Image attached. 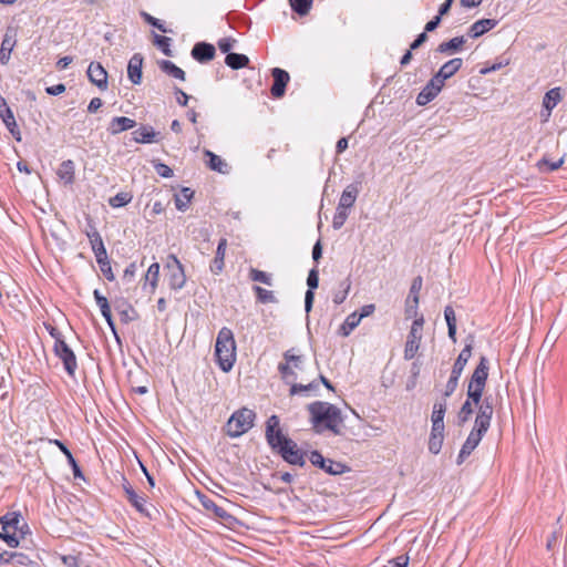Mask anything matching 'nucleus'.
I'll list each match as a JSON object with an SVG mask.
<instances>
[{"label":"nucleus","mask_w":567,"mask_h":567,"mask_svg":"<svg viewBox=\"0 0 567 567\" xmlns=\"http://www.w3.org/2000/svg\"><path fill=\"white\" fill-rule=\"evenodd\" d=\"M256 413L247 408L234 412L226 424V433L230 437H239L254 426Z\"/></svg>","instance_id":"obj_5"},{"label":"nucleus","mask_w":567,"mask_h":567,"mask_svg":"<svg viewBox=\"0 0 567 567\" xmlns=\"http://www.w3.org/2000/svg\"><path fill=\"white\" fill-rule=\"evenodd\" d=\"M249 277L252 281L261 282L267 286L272 285L270 275L265 271L251 268L249 271Z\"/></svg>","instance_id":"obj_54"},{"label":"nucleus","mask_w":567,"mask_h":567,"mask_svg":"<svg viewBox=\"0 0 567 567\" xmlns=\"http://www.w3.org/2000/svg\"><path fill=\"white\" fill-rule=\"evenodd\" d=\"M86 236L90 240V244H91L94 255H96V254L102 255V252L106 251L103 239L95 227H91V230L86 231Z\"/></svg>","instance_id":"obj_37"},{"label":"nucleus","mask_w":567,"mask_h":567,"mask_svg":"<svg viewBox=\"0 0 567 567\" xmlns=\"http://www.w3.org/2000/svg\"><path fill=\"white\" fill-rule=\"evenodd\" d=\"M347 218H348L347 209L337 207V212L332 219V227L334 229H340L344 225Z\"/></svg>","instance_id":"obj_56"},{"label":"nucleus","mask_w":567,"mask_h":567,"mask_svg":"<svg viewBox=\"0 0 567 567\" xmlns=\"http://www.w3.org/2000/svg\"><path fill=\"white\" fill-rule=\"evenodd\" d=\"M351 288V281L349 278L344 279L340 282V290L333 293V302L336 305H341L346 299Z\"/></svg>","instance_id":"obj_47"},{"label":"nucleus","mask_w":567,"mask_h":567,"mask_svg":"<svg viewBox=\"0 0 567 567\" xmlns=\"http://www.w3.org/2000/svg\"><path fill=\"white\" fill-rule=\"evenodd\" d=\"M463 65V60L461 58H454L446 63H444L440 70L433 75V78L444 85V82L452 78Z\"/></svg>","instance_id":"obj_16"},{"label":"nucleus","mask_w":567,"mask_h":567,"mask_svg":"<svg viewBox=\"0 0 567 567\" xmlns=\"http://www.w3.org/2000/svg\"><path fill=\"white\" fill-rule=\"evenodd\" d=\"M53 443L60 449V451L65 455L66 457V461L68 463L71 465L72 467V472H73V475L74 477H81L83 478V474H82V471L76 462V460L74 458L73 454L71 453V451L68 449V446L59 441V440H54Z\"/></svg>","instance_id":"obj_31"},{"label":"nucleus","mask_w":567,"mask_h":567,"mask_svg":"<svg viewBox=\"0 0 567 567\" xmlns=\"http://www.w3.org/2000/svg\"><path fill=\"white\" fill-rule=\"evenodd\" d=\"M422 277L421 276H417L413 279L412 281V285H411V288H410V293H409V300L412 299L413 301V308L414 309H417V305H419V293H420V290L422 288Z\"/></svg>","instance_id":"obj_50"},{"label":"nucleus","mask_w":567,"mask_h":567,"mask_svg":"<svg viewBox=\"0 0 567 567\" xmlns=\"http://www.w3.org/2000/svg\"><path fill=\"white\" fill-rule=\"evenodd\" d=\"M361 322L360 317L357 316V312L350 313L344 322L339 328V334L342 337H348Z\"/></svg>","instance_id":"obj_40"},{"label":"nucleus","mask_w":567,"mask_h":567,"mask_svg":"<svg viewBox=\"0 0 567 567\" xmlns=\"http://www.w3.org/2000/svg\"><path fill=\"white\" fill-rule=\"evenodd\" d=\"M423 324H424L423 316H420L419 318H416L413 321V323L411 326V330L408 336L406 343H405V349H404V359L405 360H411L416 354V352L420 348V344H421V340H422Z\"/></svg>","instance_id":"obj_7"},{"label":"nucleus","mask_w":567,"mask_h":567,"mask_svg":"<svg viewBox=\"0 0 567 567\" xmlns=\"http://www.w3.org/2000/svg\"><path fill=\"white\" fill-rule=\"evenodd\" d=\"M444 318L447 324L449 338L456 342V316L454 309L451 306H446L444 309Z\"/></svg>","instance_id":"obj_38"},{"label":"nucleus","mask_w":567,"mask_h":567,"mask_svg":"<svg viewBox=\"0 0 567 567\" xmlns=\"http://www.w3.org/2000/svg\"><path fill=\"white\" fill-rule=\"evenodd\" d=\"M265 436L270 449L279 454L285 462L291 465L305 466L306 453L298 447L295 441L282 433L280 420L277 415H271L267 420Z\"/></svg>","instance_id":"obj_1"},{"label":"nucleus","mask_w":567,"mask_h":567,"mask_svg":"<svg viewBox=\"0 0 567 567\" xmlns=\"http://www.w3.org/2000/svg\"><path fill=\"white\" fill-rule=\"evenodd\" d=\"M60 179L64 182L66 185H71L74 183V174H75V164L72 159L63 161L56 172Z\"/></svg>","instance_id":"obj_29"},{"label":"nucleus","mask_w":567,"mask_h":567,"mask_svg":"<svg viewBox=\"0 0 567 567\" xmlns=\"http://www.w3.org/2000/svg\"><path fill=\"white\" fill-rule=\"evenodd\" d=\"M308 289L315 290L319 286V271L317 268H312L307 277Z\"/></svg>","instance_id":"obj_60"},{"label":"nucleus","mask_w":567,"mask_h":567,"mask_svg":"<svg viewBox=\"0 0 567 567\" xmlns=\"http://www.w3.org/2000/svg\"><path fill=\"white\" fill-rule=\"evenodd\" d=\"M89 80L100 90L107 89V72L99 62H91L86 71Z\"/></svg>","instance_id":"obj_14"},{"label":"nucleus","mask_w":567,"mask_h":567,"mask_svg":"<svg viewBox=\"0 0 567 567\" xmlns=\"http://www.w3.org/2000/svg\"><path fill=\"white\" fill-rule=\"evenodd\" d=\"M53 351L55 355L63 362V367L66 373L70 377H74L78 362L73 350L64 340H58V342H54Z\"/></svg>","instance_id":"obj_8"},{"label":"nucleus","mask_w":567,"mask_h":567,"mask_svg":"<svg viewBox=\"0 0 567 567\" xmlns=\"http://www.w3.org/2000/svg\"><path fill=\"white\" fill-rule=\"evenodd\" d=\"M158 68L162 72L177 80L185 81V72L175 63L169 60H162L158 62Z\"/></svg>","instance_id":"obj_32"},{"label":"nucleus","mask_w":567,"mask_h":567,"mask_svg":"<svg viewBox=\"0 0 567 567\" xmlns=\"http://www.w3.org/2000/svg\"><path fill=\"white\" fill-rule=\"evenodd\" d=\"M561 97L560 87L550 89L545 93L543 99V106L548 111V115L550 114L551 110L560 102Z\"/></svg>","instance_id":"obj_34"},{"label":"nucleus","mask_w":567,"mask_h":567,"mask_svg":"<svg viewBox=\"0 0 567 567\" xmlns=\"http://www.w3.org/2000/svg\"><path fill=\"white\" fill-rule=\"evenodd\" d=\"M235 43V40L231 38H223L218 41V48L223 53H231L230 50L233 49Z\"/></svg>","instance_id":"obj_63"},{"label":"nucleus","mask_w":567,"mask_h":567,"mask_svg":"<svg viewBox=\"0 0 567 567\" xmlns=\"http://www.w3.org/2000/svg\"><path fill=\"white\" fill-rule=\"evenodd\" d=\"M142 65L143 56L141 53H135L128 61L127 75L133 84H140L142 82Z\"/></svg>","instance_id":"obj_23"},{"label":"nucleus","mask_w":567,"mask_h":567,"mask_svg":"<svg viewBox=\"0 0 567 567\" xmlns=\"http://www.w3.org/2000/svg\"><path fill=\"white\" fill-rule=\"evenodd\" d=\"M488 378V360L482 355L475 370L473 371L467 385V400L462 404L457 413V425L463 426L473 414V404L481 402Z\"/></svg>","instance_id":"obj_2"},{"label":"nucleus","mask_w":567,"mask_h":567,"mask_svg":"<svg viewBox=\"0 0 567 567\" xmlns=\"http://www.w3.org/2000/svg\"><path fill=\"white\" fill-rule=\"evenodd\" d=\"M319 389V383L316 381H312L308 384H300V383H292L290 388V394H305L308 395L310 391H316Z\"/></svg>","instance_id":"obj_46"},{"label":"nucleus","mask_w":567,"mask_h":567,"mask_svg":"<svg viewBox=\"0 0 567 567\" xmlns=\"http://www.w3.org/2000/svg\"><path fill=\"white\" fill-rule=\"evenodd\" d=\"M204 154L208 157L207 166L212 171L218 172L220 174L228 173V164L220 156L208 150H206Z\"/></svg>","instance_id":"obj_30"},{"label":"nucleus","mask_w":567,"mask_h":567,"mask_svg":"<svg viewBox=\"0 0 567 567\" xmlns=\"http://www.w3.org/2000/svg\"><path fill=\"white\" fill-rule=\"evenodd\" d=\"M465 43L464 37H455L439 44L436 51L440 53H454L462 49Z\"/></svg>","instance_id":"obj_35"},{"label":"nucleus","mask_w":567,"mask_h":567,"mask_svg":"<svg viewBox=\"0 0 567 567\" xmlns=\"http://www.w3.org/2000/svg\"><path fill=\"white\" fill-rule=\"evenodd\" d=\"M284 360L288 361L289 364H292L296 369H300V364L302 363V357L295 354L293 349H289L284 353Z\"/></svg>","instance_id":"obj_59"},{"label":"nucleus","mask_w":567,"mask_h":567,"mask_svg":"<svg viewBox=\"0 0 567 567\" xmlns=\"http://www.w3.org/2000/svg\"><path fill=\"white\" fill-rule=\"evenodd\" d=\"M18 31L13 27L6 29L1 47H0V63L6 65L10 61L11 52L17 45Z\"/></svg>","instance_id":"obj_12"},{"label":"nucleus","mask_w":567,"mask_h":567,"mask_svg":"<svg viewBox=\"0 0 567 567\" xmlns=\"http://www.w3.org/2000/svg\"><path fill=\"white\" fill-rule=\"evenodd\" d=\"M93 296H94V299L96 301V305L99 306L100 310H101V315L103 316V318L106 320L109 327L112 329V331L114 332V334L116 336V332H115V323L113 321V318H112V312H111V308H110V303H109V300L106 297H104L100 290L95 289L93 291Z\"/></svg>","instance_id":"obj_24"},{"label":"nucleus","mask_w":567,"mask_h":567,"mask_svg":"<svg viewBox=\"0 0 567 567\" xmlns=\"http://www.w3.org/2000/svg\"><path fill=\"white\" fill-rule=\"evenodd\" d=\"M141 16L143 18V20L151 24L152 27L158 29L159 31L164 32V33H167L169 32V30H167L165 28V25L161 22V20H158L157 18L151 16L150 13L145 12V11H142L141 12Z\"/></svg>","instance_id":"obj_57"},{"label":"nucleus","mask_w":567,"mask_h":567,"mask_svg":"<svg viewBox=\"0 0 567 567\" xmlns=\"http://www.w3.org/2000/svg\"><path fill=\"white\" fill-rule=\"evenodd\" d=\"M564 164V157L559 158L558 161L551 162L547 159L546 157H543L540 161H538L537 166L540 172H554L560 168Z\"/></svg>","instance_id":"obj_49"},{"label":"nucleus","mask_w":567,"mask_h":567,"mask_svg":"<svg viewBox=\"0 0 567 567\" xmlns=\"http://www.w3.org/2000/svg\"><path fill=\"white\" fill-rule=\"evenodd\" d=\"M194 196V190L188 187H183L181 193L175 195V206L178 210L185 212L188 208V203Z\"/></svg>","instance_id":"obj_41"},{"label":"nucleus","mask_w":567,"mask_h":567,"mask_svg":"<svg viewBox=\"0 0 567 567\" xmlns=\"http://www.w3.org/2000/svg\"><path fill=\"white\" fill-rule=\"evenodd\" d=\"M0 538L6 542V544L11 548H17L20 545V538L17 536L13 530L7 529V530H0Z\"/></svg>","instance_id":"obj_55"},{"label":"nucleus","mask_w":567,"mask_h":567,"mask_svg":"<svg viewBox=\"0 0 567 567\" xmlns=\"http://www.w3.org/2000/svg\"><path fill=\"white\" fill-rule=\"evenodd\" d=\"M215 357L218 367L224 372H229L236 361V342L233 331L224 327L219 330L215 344Z\"/></svg>","instance_id":"obj_4"},{"label":"nucleus","mask_w":567,"mask_h":567,"mask_svg":"<svg viewBox=\"0 0 567 567\" xmlns=\"http://www.w3.org/2000/svg\"><path fill=\"white\" fill-rule=\"evenodd\" d=\"M133 199L131 192H121L109 199V205L113 208H120L130 204Z\"/></svg>","instance_id":"obj_44"},{"label":"nucleus","mask_w":567,"mask_h":567,"mask_svg":"<svg viewBox=\"0 0 567 567\" xmlns=\"http://www.w3.org/2000/svg\"><path fill=\"white\" fill-rule=\"evenodd\" d=\"M485 433H486L485 431H481L480 429H476L473 426L472 431L470 432L466 441L462 445L461 451L457 455L456 463L458 465H461L471 455V453L477 447V445L482 441Z\"/></svg>","instance_id":"obj_11"},{"label":"nucleus","mask_w":567,"mask_h":567,"mask_svg":"<svg viewBox=\"0 0 567 567\" xmlns=\"http://www.w3.org/2000/svg\"><path fill=\"white\" fill-rule=\"evenodd\" d=\"M199 499L203 507L207 512H210L215 517L225 522H230L235 519L233 515H230L224 507L217 505L212 498L203 495L200 496Z\"/></svg>","instance_id":"obj_22"},{"label":"nucleus","mask_w":567,"mask_h":567,"mask_svg":"<svg viewBox=\"0 0 567 567\" xmlns=\"http://www.w3.org/2000/svg\"><path fill=\"white\" fill-rule=\"evenodd\" d=\"M225 63L233 70H239L248 65L249 58L241 53H228L225 58Z\"/></svg>","instance_id":"obj_36"},{"label":"nucleus","mask_w":567,"mask_h":567,"mask_svg":"<svg viewBox=\"0 0 567 567\" xmlns=\"http://www.w3.org/2000/svg\"><path fill=\"white\" fill-rule=\"evenodd\" d=\"M309 461L313 466L323 470L326 473L330 475H340L348 470L347 465H344L341 462L324 458L319 451H312L310 453Z\"/></svg>","instance_id":"obj_9"},{"label":"nucleus","mask_w":567,"mask_h":567,"mask_svg":"<svg viewBox=\"0 0 567 567\" xmlns=\"http://www.w3.org/2000/svg\"><path fill=\"white\" fill-rule=\"evenodd\" d=\"M95 258H96V262L99 264L100 269H101L102 274L104 275V277L107 280L113 281L115 279V277L112 271V267H111V262L107 257V252L104 251V252H102V255L96 254Z\"/></svg>","instance_id":"obj_42"},{"label":"nucleus","mask_w":567,"mask_h":567,"mask_svg":"<svg viewBox=\"0 0 567 567\" xmlns=\"http://www.w3.org/2000/svg\"><path fill=\"white\" fill-rule=\"evenodd\" d=\"M274 83L271 85V95L276 99L282 97L286 92L287 84L290 80L289 73L280 68H274L271 70Z\"/></svg>","instance_id":"obj_13"},{"label":"nucleus","mask_w":567,"mask_h":567,"mask_svg":"<svg viewBox=\"0 0 567 567\" xmlns=\"http://www.w3.org/2000/svg\"><path fill=\"white\" fill-rule=\"evenodd\" d=\"M122 486H123L125 496H126L127 501L132 504V506H134L138 513L148 516V513L145 508V502H146L145 497L142 495H138L125 477H123Z\"/></svg>","instance_id":"obj_18"},{"label":"nucleus","mask_w":567,"mask_h":567,"mask_svg":"<svg viewBox=\"0 0 567 567\" xmlns=\"http://www.w3.org/2000/svg\"><path fill=\"white\" fill-rule=\"evenodd\" d=\"M254 290L256 292L257 299L262 303H274L277 302V299L271 290L264 289L259 286H255Z\"/></svg>","instance_id":"obj_53"},{"label":"nucleus","mask_w":567,"mask_h":567,"mask_svg":"<svg viewBox=\"0 0 567 567\" xmlns=\"http://www.w3.org/2000/svg\"><path fill=\"white\" fill-rule=\"evenodd\" d=\"M444 437H437L435 435H431L429 440V450L433 454H437L441 451Z\"/></svg>","instance_id":"obj_61"},{"label":"nucleus","mask_w":567,"mask_h":567,"mask_svg":"<svg viewBox=\"0 0 567 567\" xmlns=\"http://www.w3.org/2000/svg\"><path fill=\"white\" fill-rule=\"evenodd\" d=\"M446 412V401L445 399H442L440 401H436L433 405L432 411V423H444V415Z\"/></svg>","instance_id":"obj_45"},{"label":"nucleus","mask_w":567,"mask_h":567,"mask_svg":"<svg viewBox=\"0 0 567 567\" xmlns=\"http://www.w3.org/2000/svg\"><path fill=\"white\" fill-rule=\"evenodd\" d=\"M19 523H21V514L18 512H10L0 517L2 530L17 529L19 528Z\"/></svg>","instance_id":"obj_39"},{"label":"nucleus","mask_w":567,"mask_h":567,"mask_svg":"<svg viewBox=\"0 0 567 567\" xmlns=\"http://www.w3.org/2000/svg\"><path fill=\"white\" fill-rule=\"evenodd\" d=\"M497 23L498 21L495 19H481L471 25L468 35L473 39L478 38L495 28Z\"/></svg>","instance_id":"obj_28"},{"label":"nucleus","mask_w":567,"mask_h":567,"mask_svg":"<svg viewBox=\"0 0 567 567\" xmlns=\"http://www.w3.org/2000/svg\"><path fill=\"white\" fill-rule=\"evenodd\" d=\"M31 563L28 555L18 551H2L0 553V565L12 564L16 566H27Z\"/></svg>","instance_id":"obj_26"},{"label":"nucleus","mask_w":567,"mask_h":567,"mask_svg":"<svg viewBox=\"0 0 567 567\" xmlns=\"http://www.w3.org/2000/svg\"><path fill=\"white\" fill-rule=\"evenodd\" d=\"M409 565V556L401 555L391 560H389V567H408Z\"/></svg>","instance_id":"obj_64"},{"label":"nucleus","mask_w":567,"mask_h":567,"mask_svg":"<svg viewBox=\"0 0 567 567\" xmlns=\"http://www.w3.org/2000/svg\"><path fill=\"white\" fill-rule=\"evenodd\" d=\"M165 268L168 270L167 281L172 290H181L186 284L185 269L175 255L168 256Z\"/></svg>","instance_id":"obj_6"},{"label":"nucleus","mask_w":567,"mask_h":567,"mask_svg":"<svg viewBox=\"0 0 567 567\" xmlns=\"http://www.w3.org/2000/svg\"><path fill=\"white\" fill-rule=\"evenodd\" d=\"M136 122L126 116H115L111 120L107 131L111 135H117L124 131L135 127Z\"/></svg>","instance_id":"obj_25"},{"label":"nucleus","mask_w":567,"mask_h":567,"mask_svg":"<svg viewBox=\"0 0 567 567\" xmlns=\"http://www.w3.org/2000/svg\"><path fill=\"white\" fill-rule=\"evenodd\" d=\"M0 117L4 123L6 127L12 126L14 127L16 118L13 112L8 106L7 101L3 96L0 95Z\"/></svg>","instance_id":"obj_43"},{"label":"nucleus","mask_w":567,"mask_h":567,"mask_svg":"<svg viewBox=\"0 0 567 567\" xmlns=\"http://www.w3.org/2000/svg\"><path fill=\"white\" fill-rule=\"evenodd\" d=\"M478 410L474 422V427L487 432L491 426V421L494 412L493 402L489 398L481 399L477 404Z\"/></svg>","instance_id":"obj_10"},{"label":"nucleus","mask_w":567,"mask_h":567,"mask_svg":"<svg viewBox=\"0 0 567 567\" xmlns=\"http://www.w3.org/2000/svg\"><path fill=\"white\" fill-rule=\"evenodd\" d=\"M171 38L159 35L156 33L154 34V44L162 50V52L167 56H173V51L171 50Z\"/></svg>","instance_id":"obj_52"},{"label":"nucleus","mask_w":567,"mask_h":567,"mask_svg":"<svg viewBox=\"0 0 567 567\" xmlns=\"http://www.w3.org/2000/svg\"><path fill=\"white\" fill-rule=\"evenodd\" d=\"M458 380H460V377L457 375H454L451 373L447 382H446V385H445V390H444V393H443V398L442 399H447L450 398L456 390L457 388V384H458Z\"/></svg>","instance_id":"obj_58"},{"label":"nucleus","mask_w":567,"mask_h":567,"mask_svg":"<svg viewBox=\"0 0 567 567\" xmlns=\"http://www.w3.org/2000/svg\"><path fill=\"white\" fill-rule=\"evenodd\" d=\"M291 9L299 16H306L311 9L312 0H289Z\"/></svg>","instance_id":"obj_48"},{"label":"nucleus","mask_w":567,"mask_h":567,"mask_svg":"<svg viewBox=\"0 0 567 567\" xmlns=\"http://www.w3.org/2000/svg\"><path fill=\"white\" fill-rule=\"evenodd\" d=\"M194 60L199 63L212 61L216 55V49L213 44L207 42H197L190 52Z\"/></svg>","instance_id":"obj_17"},{"label":"nucleus","mask_w":567,"mask_h":567,"mask_svg":"<svg viewBox=\"0 0 567 567\" xmlns=\"http://www.w3.org/2000/svg\"><path fill=\"white\" fill-rule=\"evenodd\" d=\"M154 168L161 177L169 178L173 176V169L164 163H156Z\"/></svg>","instance_id":"obj_62"},{"label":"nucleus","mask_w":567,"mask_h":567,"mask_svg":"<svg viewBox=\"0 0 567 567\" xmlns=\"http://www.w3.org/2000/svg\"><path fill=\"white\" fill-rule=\"evenodd\" d=\"M443 85L432 78L416 96L417 105L424 106L433 101L441 92Z\"/></svg>","instance_id":"obj_15"},{"label":"nucleus","mask_w":567,"mask_h":567,"mask_svg":"<svg viewBox=\"0 0 567 567\" xmlns=\"http://www.w3.org/2000/svg\"><path fill=\"white\" fill-rule=\"evenodd\" d=\"M158 280H159V264L158 262H153L146 274H145V285H144V288H146V286L148 285L150 286V292L151 293H154L156 288H157V285H158Z\"/></svg>","instance_id":"obj_33"},{"label":"nucleus","mask_w":567,"mask_h":567,"mask_svg":"<svg viewBox=\"0 0 567 567\" xmlns=\"http://www.w3.org/2000/svg\"><path fill=\"white\" fill-rule=\"evenodd\" d=\"M310 414V422L316 433L321 434L328 430L334 435H341L343 416L341 410L329 402L316 401L307 406Z\"/></svg>","instance_id":"obj_3"},{"label":"nucleus","mask_w":567,"mask_h":567,"mask_svg":"<svg viewBox=\"0 0 567 567\" xmlns=\"http://www.w3.org/2000/svg\"><path fill=\"white\" fill-rule=\"evenodd\" d=\"M227 248V239L221 238L218 243L215 257L210 264V271L215 275H218L223 271L225 267V252Z\"/></svg>","instance_id":"obj_27"},{"label":"nucleus","mask_w":567,"mask_h":567,"mask_svg":"<svg viewBox=\"0 0 567 567\" xmlns=\"http://www.w3.org/2000/svg\"><path fill=\"white\" fill-rule=\"evenodd\" d=\"M278 371L281 375V379L286 383H290L292 380L297 379V373L293 371V369L291 368V365L289 364L288 361L280 362L278 364Z\"/></svg>","instance_id":"obj_51"},{"label":"nucleus","mask_w":567,"mask_h":567,"mask_svg":"<svg viewBox=\"0 0 567 567\" xmlns=\"http://www.w3.org/2000/svg\"><path fill=\"white\" fill-rule=\"evenodd\" d=\"M361 190V182H354L349 184L342 192L339 199L338 207L349 209L351 208Z\"/></svg>","instance_id":"obj_19"},{"label":"nucleus","mask_w":567,"mask_h":567,"mask_svg":"<svg viewBox=\"0 0 567 567\" xmlns=\"http://www.w3.org/2000/svg\"><path fill=\"white\" fill-rule=\"evenodd\" d=\"M467 340H468V342H466L465 347L460 352L458 357L456 358V360L452 367L451 373L454 375H457V377L462 375L463 370L472 355L473 339H472V337H470Z\"/></svg>","instance_id":"obj_20"},{"label":"nucleus","mask_w":567,"mask_h":567,"mask_svg":"<svg viewBox=\"0 0 567 567\" xmlns=\"http://www.w3.org/2000/svg\"><path fill=\"white\" fill-rule=\"evenodd\" d=\"M158 132H155L151 125H141L132 132L133 141L141 144H151L158 142Z\"/></svg>","instance_id":"obj_21"}]
</instances>
